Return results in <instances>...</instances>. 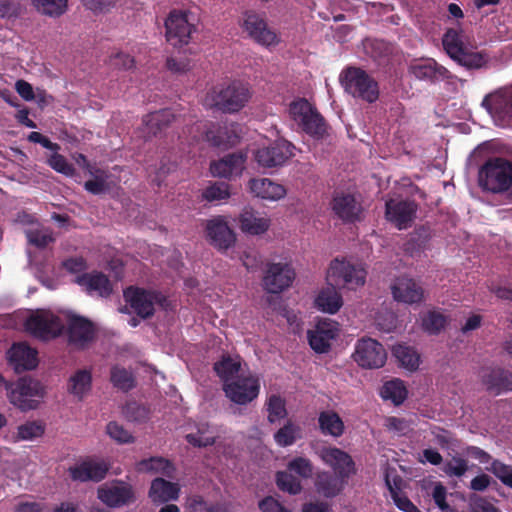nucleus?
<instances>
[{"label":"nucleus","instance_id":"obj_1","mask_svg":"<svg viewBox=\"0 0 512 512\" xmlns=\"http://www.w3.org/2000/svg\"><path fill=\"white\" fill-rule=\"evenodd\" d=\"M331 286L323 288L315 299L316 307L325 313L335 314L343 305L341 294L334 285L355 289L364 285L366 271L361 265L349 261L334 259L327 272Z\"/></svg>","mask_w":512,"mask_h":512},{"label":"nucleus","instance_id":"obj_2","mask_svg":"<svg viewBox=\"0 0 512 512\" xmlns=\"http://www.w3.org/2000/svg\"><path fill=\"white\" fill-rule=\"evenodd\" d=\"M478 185L483 191L503 193L512 185V162L502 157H491L478 171Z\"/></svg>","mask_w":512,"mask_h":512},{"label":"nucleus","instance_id":"obj_3","mask_svg":"<svg viewBox=\"0 0 512 512\" xmlns=\"http://www.w3.org/2000/svg\"><path fill=\"white\" fill-rule=\"evenodd\" d=\"M339 79L345 91L353 97L368 103L378 100L379 85L365 70L359 67H347L341 72Z\"/></svg>","mask_w":512,"mask_h":512},{"label":"nucleus","instance_id":"obj_4","mask_svg":"<svg viewBox=\"0 0 512 512\" xmlns=\"http://www.w3.org/2000/svg\"><path fill=\"white\" fill-rule=\"evenodd\" d=\"M7 397L12 405L21 411L36 409L45 395L44 387L30 377L19 378L16 382H8Z\"/></svg>","mask_w":512,"mask_h":512},{"label":"nucleus","instance_id":"obj_5","mask_svg":"<svg viewBox=\"0 0 512 512\" xmlns=\"http://www.w3.org/2000/svg\"><path fill=\"white\" fill-rule=\"evenodd\" d=\"M251 97L249 88L241 82H233L227 86H215L207 94L211 105L225 113L241 110Z\"/></svg>","mask_w":512,"mask_h":512},{"label":"nucleus","instance_id":"obj_6","mask_svg":"<svg viewBox=\"0 0 512 512\" xmlns=\"http://www.w3.org/2000/svg\"><path fill=\"white\" fill-rule=\"evenodd\" d=\"M124 298L130 308L142 319H148L154 315L155 305L163 309H167L169 305L167 297L161 292L134 286L124 290Z\"/></svg>","mask_w":512,"mask_h":512},{"label":"nucleus","instance_id":"obj_7","mask_svg":"<svg viewBox=\"0 0 512 512\" xmlns=\"http://www.w3.org/2000/svg\"><path fill=\"white\" fill-rule=\"evenodd\" d=\"M289 114L305 133L316 138H322L325 135V120L307 99L300 98L291 102Z\"/></svg>","mask_w":512,"mask_h":512},{"label":"nucleus","instance_id":"obj_8","mask_svg":"<svg viewBox=\"0 0 512 512\" xmlns=\"http://www.w3.org/2000/svg\"><path fill=\"white\" fill-rule=\"evenodd\" d=\"M196 31L195 25L189 19V13L182 10H172L165 20V37L173 47L187 45Z\"/></svg>","mask_w":512,"mask_h":512},{"label":"nucleus","instance_id":"obj_9","mask_svg":"<svg viewBox=\"0 0 512 512\" xmlns=\"http://www.w3.org/2000/svg\"><path fill=\"white\" fill-rule=\"evenodd\" d=\"M242 27L248 36L261 46H276L280 42L279 36L268 26L266 17L262 13L246 11L243 14Z\"/></svg>","mask_w":512,"mask_h":512},{"label":"nucleus","instance_id":"obj_10","mask_svg":"<svg viewBox=\"0 0 512 512\" xmlns=\"http://www.w3.org/2000/svg\"><path fill=\"white\" fill-rule=\"evenodd\" d=\"M225 396L233 403L246 405L255 400L260 392V381L258 377L249 374L240 375L234 380L223 384Z\"/></svg>","mask_w":512,"mask_h":512},{"label":"nucleus","instance_id":"obj_11","mask_svg":"<svg viewBox=\"0 0 512 512\" xmlns=\"http://www.w3.org/2000/svg\"><path fill=\"white\" fill-rule=\"evenodd\" d=\"M25 329L35 338L50 340L62 333L64 324L58 316L47 311H39L27 318Z\"/></svg>","mask_w":512,"mask_h":512},{"label":"nucleus","instance_id":"obj_12","mask_svg":"<svg viewBox=\"0 0 512 512\" xmlns=\"http://www.w3.org/2000/svg\"><path fill=\"white\" fill-rule=\"evenodd\" d=\"M295 146L285 140L278 139L268 146L257 149L255 160L264 168H276L285 165L294 155Z\"/></svg>","mask_w":512,"mask_h":512},{"label":"nucleus","instance_id":"obj_13","mask_svg":"<svg viewBox=\"0 0 512 512\" xmlns=\"http://www.w3.org/2000/svg\"><path fill=\"white\" fill-rule=\"evenodd\" d=\"M97 497L109 508H120L134 502L135 493L131 484L114 480L101 484L97 488Z\"/></svg>","mask_w":512,"mask_h":512},{"label":"nucleus","instance_id":"obj_14","mask_svg":"<svg viewBox=\"0 0 512 512\" xmlns=\"http://www.w3.org/2000/svg\"><path fill=\"white\" fill-rule=\"evenodd\" d=\"M331 209L343 223H356L363 219L364 208L360 199L347 192H334Z\"/></svg>","mask_w":512,"mask_h":512},{"label":"nucleus","instance_id":"obj_15","mask_svg":"<svg viewBox=\"0 0 512 512\" xmlns=\"http://www.w3.org/2000/svg\"><path fill=\"white\" fill-rule=\"evenodd\" d=\"M353 358L359 366L375 369L385 364L387 353L378 341L372 338H362L357 341Z\"/></svg>","mask_w":512,"mask_h":512},{"label":"nucleus","instance_id":"obj_16","mask_svg":"<svg viewBox=\"0 0 512 512\" xmlns=\"http://www.w3.org/2000/svg\"><path fill=\"white\" fill-rule=\"evenodd\" d=\"M319 456L321 460L332 468L333 474L348 481L357 472L355 462L351 455L337 447H323Z\"/></svg>","mask_w":512,"mask_h":512},{"label":"nucleus","instance_id":"obj_17","mask_svg":"<svg viewBox=\"0 0 512 512\" xmlns=\"http://www.w3.org/2000/svg\"><path fill=\"white\" fill-rule=\"evenodd\" d=\"M205 232L209 243L219 251H227L235 245L236 235L223 216L207 220Z\"/></svg>","mask_w":512,"mask_h":512},{"label":"nucleus","instance_id":"obj_18","mask_svg":"<svg viewBox=\"0 0 512 512\" xmlns=\"http://www.w3.org/2000/svg\"><path fill=\"white\" fill-rule=\"evenodd\" d=\"M386 219L399 230L411 226L418 210V204L414 200L390 199L385 204Z\"/></svg>","mask_w":512,"mask_h":512},{"label":"nucleus","instance_id":"obj_19","mask_svg":"<svg viewBox=\"0 0 512 512\" xmlns=\"http://www.w3.org/2000/svg\"><path fill=\"white\" fill-rule=\"evenodd\" d=\"M295 279V272L287 263H270L263 277L264 289L272 294H278L290 287Z\"/></svg>","mask_w":512,"mask_h":512},{"label":"nucleus","instance_id":"obj_20","mask_svg":"<svg viewBox=\"0 0 512 512\" xmlns=\"http://www.w3.org/2000/svg\"><path fill=\"white\" fill-rule=\"evenodd\" d=\"M409 73L417 80L434 84L451 77L444 66L438 64L433 58L419 59L409 65Z\"/></svg>","mask_w":512,"mask_h":512},{"label":"nucleus","instance_id":"obj_21","mask_svg":"<svg viewBox=\"0 0 512 512\" xmlns=\"http://www.w3.org/2000/svg\"><path fill=\"white\" fill-rule=\"evenodd\" d=\"M481 382L494 395L512 391V372L502 367H484L480 372Z\"/></svg>","mask_w":512,"mask_h":512},{"label":"nucleus","instance_id":"obj_22","mask_svg":"<svg viewBox=\"0 0 512 512\" xmlns=\"http://www.w3.org/2000/svg\"><path fill=\"white\" fill-rule=\"evenodd\" d=\"M337 335L336 322L330 320L319 321L315 329L308 332L309 345L316 353H326L330 349L331 341Z\"/></svg>","mask_w":512,"mask_h":512},{"label":"nucleus","instance_id":"obj_23","mask_svg":"<svg viewBox=\"0 0 512 512\" xmlns=\"http://www.w3.org/2000/svg\"><path fill=\"white\" fill-rule=\"evenodd\" d=\"M8 361L16 373L33 370L37 367V351L26 343H16L8 351Z\"/></svg>","mask_w":512,"mask_h":512},{"label":"nucleus","instance_id":"obj_24","mask_svg":"<svg viewBox=\"0 0 512 512\" xmlns=\"http://www.w3.org/2000/svg\"><path fill=\"white\" fill-rule=\"evenodd\" d=\"M394 299L407 304L419 303L423 300V288L412 278L398 277L391 286Z\"/></svg>","mask_w":512,"mask_h":512},{"label":"nucleus","instance_id":"obj_25","mask_svg":"<svg viewBox=\"0 0 512 512\" xmlns=\"http://www.w3.org/2000/svg\"><path fill=\"white\" fill-rule=\"evenodd\" d=\"M246 155L241 152L227 154L210 165L213 176L220 178H231L238 176L245 168Z\"/></svg>","mask_w":512,"mask_h":512},{"label":"nucleus","instance_id":"obj_26","mask_svg":"<svg viewBox=\"0 0 512 512\" xmlns=\"http://www.w3.org/2000/svg\"><path fill=\"white\" fill-rule=\"evenodd\" d=\"M67 326L68 340L70 343L83 346L92 341L95 336L94 324L83 316H70Z\"/></svg>","mask_w":512,"mask_h":512},{"label":"nucleus","instance_id":"obj_27","mask_svg":"<svg viewBox=\"0 0 512 512\" xmlns=\"http://www.w3.org/2000/svg\"><path fill=\"white\" fill-rule=\"evenodd\" d=\"M109 471V466L105 462L83 461L79 465L69 468V474L72 480L87 482H100Z\"/></svg>","mask_w":512,"mask_h":512},{"label":"nucleus","instance_id":"obj_28","mask_svg":"<svg viewBox=\"0 0 512 512\" xmlns=\"http://www.w3.org/2000/svg\"><path fill=\"white\" fill-rule=\"evenodd\" d=\"M347 483L348 481L329 471H321L316 474L314 486L319 495L331 499L338 496Z\"/></svg>","mask_w":512,"mask_h":512},{"label":"nucleus","instance_id":"obj_29","mask_svg":"<svg viewBox=\"0 0 512 512\" xmlns=\"http://www.w3.org/2000/svg\"><path fill=\"white\" fill-rule=\"evenodd\" d=\"M77 283L84 287L88 293H96L101 297H108L113 291L108 276L98 271H92L78 276Z\"/></svg>","mask_w":512,"mask_h":512},{"label":"nucleus","instance_id":"obj_30","mask_svg":"<svg viewBox=\"0 0 512 512\" xmlns=\"http://www.w3.org/2000/svg\"><path fill=\"white\" fill-rule=\"evenodd\" d=\"M249 188L255 196L267 200H279L286 195V189L283 185L268 178L251 179Z\"/></svg>","mask_w":512,"mask_h":512},{"label":"nucleus","instance_id":"obj_31","mask_svg":"<svg viewBox=\"0 0 512 512\" xmlns=\"http://www.w3.org/2000/svg\"><path fill=\"white\" fill-rule=\"evenodd\" d=\"M239 225L244 233L260 235L269 229L270 220L258 216L251 208H245L239 216Z\"/></svg>","mask_w":512,"mask_h":512},{"label":"nucleus","instance_id":"obj_32","mask_svg":"<svg viewBox=\"0 0 512 512\" xmlns=\"http://www.w3.org/2000/svg\"><path fill=\"white\" fill-rule=\"evenodd\" d=\"M318 427L324 436L339 438L345 431L342 418L334 410L321 411L318 416Z\"/></svg>","mask_w":512,"mask_h":512},{"label":"nucleus","instance_id":"obj_33","mask_svg":"<svg viewBox=\"0 0 512 512\" xmlns=\"http://www.w3.org/2000/svg\"><path fill=\"white\" fill-rule=\"evenodd\" d=\"M180 487L177 483H172L163 478H156L152 481L149 497L153 502H168L176 500L179 497Z\"/></svg>","mask_w":512,"mask_h":512},{"label":"nucleus","instance_id":"obj_34","mask_svg":"<svg viewBox=\"0 0 512 512\" xmlns=\"http://www.w3.org/2000/svg\"><path fill=\"white\" fill-rule=\"evenodd\" d=\"M92 388V373L88 369H79L69 378L67 390L79 400H82Z\"/></svg>","mask_w":512,"mask_h":512},{"label":"nucleus","instance_id":"obj_35","mask_svg":"<svg viewBox=\"0 0 512 512\" xmlns=\"http://www.w3.org/2000/svg\"><path fill=\"white\" fill-rule=\"evenodd\" d=\"M174 120L175 115L171 109H161L145 115L143 117V124L146 126L149 134L156 136L165 130Z\"/></svg>","mask_w":512,"mask_h":512},{"label":"nucleus","instance_id":"obj_36","mask_svg":"<svg viewBox=\"0 0 512 512\" xmlns=\"http://www.w3.org/2000/svg\"><path fill=\"white\" fill-rule=\"evenodd\" d=\"M136 468L138 472L160 473L168 478H173L176 470L171 461L159 456L140 460Z\"/></svg>","mask_w":512,"mask_h":512},{"label":"nucleus","instance_id":"obj_37","mask_svg":"<svg viewBox=\"0 0 512 512\" xmlns=\"http://www.w3.org/2000/svg\"><path fill=\"white\" fill-rule=\"evenodd\" d=\"M213 369L222 380L223 384H225L239 376L238 373L241 369V363L238 359L224 355L219 361L214 363Z\"/></svg>","mask_w":512,"mask_h":512},{"label":"nucleus","instance_id":"obj_38","mask_svg":"<svg viewBox=\"0 0 512 512\" xmlns=\"http://www.w3.org/2000/svg\"><path fill=\"white\" fill-rule=\"evenodd\" d=\"M407 388L400 379H392L383 384L380 395L385 400H391L395 405L402 404L407 398Z\"/></svg>","mask_w":512,"mask_h":512},{"label":"nucleus","instance_id":"obj_39","mask_svg":"<svg viewBox=\"0 0 512 512\" xmlns=\"http://www.w3.org/2000/svg\"><path fill=\"white\" fill-rule=\"evenodd\" d=\"M110 381L115 388L123 392H128L136 387V379L133 373L119 365L111 368Z\"/></svg>","mask_w":512,"mask_h":512},{"label":"nucleus","instance_id":"obj_40","mask_svg":"<svg viewBox=\"0 0 512 512\" xmlns=\"http://www.w3.org/2000/svg\"><path fill=\"white\" fill-rule=\"evenodd\" d=\"M429 241L428 230L424 227L416 229L410 234L409 239L404 244V250L410 256L414 257L420 254L426 248Z\"/></svg>","mask_w":512,"mask_h":512},{"label":"nucleus","instance_id":"obj_41","mask_svg":"<svg viewBox=\"0 0 512 512\" xmlns=\"http://www.w3.org/2000/svg\"><path fill=\"white\" fill-rule=\"evenodd\" d=\"M401 481V478L398 477L394 479V484H391L388 476L385 478L386 485L395 505L404 512H421L407 496L399 493L400 487L398 486V482L401 483Z\"/></svg>","mask_w":512,"mask_h":512},{"label":"nucleus","instance_id":"obj_42","mask_svg":"<svg viewBox=\"0 0 512 512\" xmlns=\"http://www.w3.org/2000/svg\"><path fill=\"white\" fill-rule=\"evenodd\" d=\"M301 437V428L288 420L275 434L274 440L280 447L293 445Z\"/></svg>","mask_w":512,"mask_h":512},{"label":"nucleus","instance_id":"obj_43","mask_svg":"<svg viewBox=\"0 0 512 512\" xmlns=\"http://www.w3.org/2000/svg\"><path fill=\"white\" fill-rule=\"evenodd\" d=\"M393 355L398 360L401 366L410 371H414L419 366V355L411 347L405 345H396L393 348Z\"/></svg>","mask_w":512,"mask_h":512},{"label":"nucleus","instance_id":"obj_44","mask_svg":"<svg viewBox=\"0 0 512 512\" xmlns=\"http://www.w3.org/2000/svg\"><path fill=\"white\" fill-rule=\"evenodd\" d=\"M442 44L446 53L452 59H454V57L466 47L464 45L461 32L452 28L447 29L444 33Z\"/></svg>","mask_w":512,"mask_h":512},{"label":"nucleus","instance_id":"obj_45","mask_svg":"<svg viewBox=\"0 0 512 512\" xmlns=\"http://www.w3.org/2000/svg\"><path fill=\"white\" fill-rule=\"evenodd\" d=\"M453 60L469 69L481 68L487 61L481 52L473 51L468 47L462 49Z\"/></svg>","mask_w":512,"mask_h":512},{"label":"nucleus","instance_id":"obj_46","mask_svg":"<svg viewBox=\"0 0 512 512\" xmlns=\"http://www.w3.org/2000/svg\"><path fill=\"white\" fill-rule=\"evenodd\" d=\"M276 484L281 491L291 495H297L302 491L301 481L287 471L276 473Z\"/></svg>","mask_w":512,"mask_h":512},{"label":"nucleus","instance_id":"obj_47","mask_svg":"<svg viewBox=\"0 0 512 512\" xmlns=\"http://www.w3.org/2000/svg\"><path fill=\"white\" fill-rule=\"evenodd\" d=\"M37 9L48 16L59 17L67 10L68 0H33Z\"/></svg>","mask_w":512,"mask_h":512},{"label":"nucleus","instance_id":"obj_48","mask_svg":"<svg viewBox=\"0 0 512 512\" xmlns=\"http://www.w3.org/2000/svg\"><path fill=\"white\" fill-rule=\"evenodd\" d=\"M446 317L438 311H429L422 318L424 331L431 335L438 334L446 325Z\"/></svg>","mask_w":512,"mask_h":512},{"label":"nucleus","instance_id":"obj_49","mask_svg":"<svg viewBox=\"0 0 512 512\" xmlns=\"http://www.w3.org/2000/svg\"><path fill=\"white\" fill-rule=\"evenodd\" d=\"M266 409L268 412V421L275 423L276 421L283 419L287 415L284 400L278 395H271L266 402Z\"/></svg>","mask_w":512,"mask_h":512},{"label":"nucleus","instance_id":"obj_50","mask_svg":"<svg viewBox=\"0 0 512 512\" xmlns=\"http://www.w3.org/2000/svg\"><path fill=\"white\" fill-rule=\"evenodd\" d=\"M230 186L226 182H215L202 192V197L208 201H220L230 197Z\"/></svg>","mask_w":512,"mask_h":512},{"label":"nucleus","instance_id":"obj_51","mask_svg":"<svg viewBox=\"0 0 512 512\" xmlns=\"http://www.w3.org/2000/svg\"><path fill=\"white\" fill-rule=\"evenodd\" d=\"M289 472H293L298 476L308 479L313 475L314 467L310 459L298 456L290 460L287 464Z\"/></svg>","mask_w":512,"mask_h":512},{"label":"nucleus","instance_id":"obj_52","mask_svg":"<svg viewBox=\"0 0 512 512\" xmlns=\"http://www.w3.org/2000/svg\"><path fill=\"white\" fill-rule=\"evenodd\" d=\"M468 470V461L462 457L454 456L451 460L446 461L442 467V471L449 477H462Z\"/></svg>","mask_w":512,"mask_h":512},{"label":"nucleus","instance_id":"obj_53","mask_svg":"<svg viewBox=\"0 0 512 512\" xmlns=\"http://www.w3.org/2000/svg\"><path fill=\"white\" fill-rule=\"evenodd\" d=\"M205 139L215 147L226 146L230 141L227 136V128L219 125H211L205 130Z\"/></svg>","mask_w":512,"mask_h":512},{"label":"nucleus","instance_id":"obj_54","mask_svg":"<svg viewBox=\"0 0 512 512\" xmlns=\"http://www.w3.org/2000/svg\"><path fill=\"white\" fill-rule=\"evenodd\" d=\"M107 178L108 175L103 170H97L96 175L93 179L87 180L84 183V188L86 191L93 195H100L107 191Z\"/></svg>","mask_w":512,"mask_h":512},{"label":"nucleus","instance_id":"obj_55","mask_svg":"<svg viewBox=\"0 0 512 512\" xmlns=\"http://www.w3.org/2000/svg\"><path fill=\"white\" fill-rule=\"evenodd\" d=\"M47 163L53 170L65 176L72 177L75 174L74 166L57 151L48 158Z\"/></svg>","mask_w":512,"mask_h":512},{"label":"nucleus","instance_id":"obj_56","mask_svg":"<svg viewBox=\"0 0 512 512\" xmlns=\"http://www.w3.org/2000/svg\"><path fill=\"white\" fill-rule=\"evenodd\" d=\"M45 427L36 421L26 422L18 427L17 437L21 440H33L44 434Z\"/></svg>","mask_w":512,"mask_h":512},{"label":"nucleus","instance_id":"obj_57","mask_svg":"<svg viewBox=\"0 0 512 512\" xmlns=\"http://www.w3.org/2000/svg\"><path fill=\"white\" fill-rule=\"evenodd\" d=\"M490 471L507 487L512 488V466L499 460L491 463Z\"/></svg>","mask_w":512,"mask_h":512},{"label":"nucleus","instance_id":"obj_58","mask_svg":"<svg viewBox=\"0 0 512 512\" xmlns=\"http://www.w3.org/2000/svg\"><path fill=\"white\" fill-rule=\"evenodd\" d=\"M106 431L107 434L118 443H132L134 441L132 434L117 422H109Z\"/></svg>","mask_w":512,"mask_h":512},{"label":"nucleus","instance_id":"obj_59","mask_svg":"<svg viewBox=\"0 0 512 512\" xmlns=\"http://www.w3.org/2000/svg\"><path fill=\"white\" fill-rule=\"evenodd\" d=\"M447 489L442 483H437L434 486L432 497L437 507L442 512H453L451 506L446 501Z\"/></svg>","mask_w":512,"mask_h":512},{"label":"nucleus","instance_id":"obj_60","mask_svg":"<svg viewBox=\"0 0 512 512\" xmlns=\"http://www.w3.org/2000/svg\"><path fill=\"white\" fill-rule=\"evenodd\" d=\"M185 438L187 442L194 447H208L214 445L216 442L215 436L205 435L201 430H198L196 434H187Z\"/></svg>","mask_w":512,"mask_h":512},{"label":"nucleus","instance_id":"obj_61","mask_svg":"<svg viewBox=\"0 0 512 512\" xmlns=\"http://www.w3.org/2000/svg\"><path fill=\"white\" fill-rule=\"evenodd\" d=\"M124 414L129 420L141 422L147 418L148 411L145 407L133 402L126 405Z\"/></svg>","mask_w":512,"mask_h":512},{"label":"nucleus","instance_id":"obj_62","mask_svg":"<svg viewBox=\"0 0 512 512\" xmlns=\"http://www.w3.org/2000/svg\"><path fill=\"white\" fill-rule=\"evenodd\" d=\"M110 65L117 69L130 70L135 66V60L129 54L118 52L111 56Z\"/></svg>","mask_w":512,"mask_h":512},{"label":"nucleus","instance_id":"obj_63","mask_svg":"<svg viewBox=\"0 0 512 512\" xmlns=\"http://www.w3.org/2000/svg\"><path fill=\"white\" fill-rule=\"evenodd\" d=\"M28 240L32 245L42 249L52 243L54 238L51 234L33 231L28 234Z\"/></svg>","mask_w":512,"mask_h":512},{"label":"nucleus","instance_id":"obj_64","mask_svg":"<svg viewBox=\"0 0 512 512\" xmlns=\"http://www.w3.org/2000/svg\"><path fill=\"white\" fill-rule=\"evenodd\" d=\"M259 509L262 512H283L286 507L271 496L265 497L259 502Z\"/></svg>","mask_w":512,"mask_h":512}]
</instances>
